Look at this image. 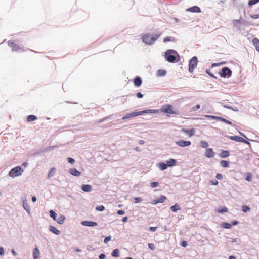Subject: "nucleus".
I'll return each mask as SVG.
<instances>
[{
	"instance_id": "obj_57",
	"label": "nucleus",
	"mask_w": 259,
	"mask_h": 259,
	"mask_svg": "<svg viewBox=\"0 0 259 259\" xmlns=\"http://www.w3.org/2000/svg\"><path fill=\"white\" fill-rule=\"evenodd\" d=\"M230 223H231V227H232L233 226H235V225H238L239 223V222L237 220H234L230 222Z\"/></svg>"
},
{
	"instance_id": "obj_4",
	"label": "nucleus",
	"mask_w": 259,
	"mask_h": 259,
	"mask_svg": "<svg viewBox=\"0 0 259 259\" xmlns=\"http://www.w3.org/2000/svg\"><path fill=\"white\" fill-rule=\"evenodd\" d=\"M220 76L222 78H229L231 77L232 74V70L228 67H223L218 72Z\"/></svg>"
},
{
	"instance_id": "obj_10",
	"label": "nucleus",
	"mask_w": 259,
	"mask_h": 259,
	"mask_svg": "<svg viewBox=\"0 0 259 259\" xmlns=\"http://www.w3.org/2000/svg\"><path fill=\"white\" fill-rule=\"evenodd\" d=\"M80 223L82 226L86 227H95L98 225V223L97 222L92 221H82Z\"/></svg>"
},
{
	"instance_id": "obj_36",
	"label": "nucleus",
	"mask_w": 259,
	"mask_h": 259,
	"mask_svg": "<svg viewBox=\"0 0 259 259\" xmlns=\"http://www.w3.org/2000/svg\"><path fill=\"white\" fill-rule=\"evenodd\" d=\"M253 44L256 50L259 47V39L257 38H254L252 40Z\"/></svg>"
},
{
	"instance_id": "obj_53",
	"label": "nucleus",
	"mask_w": 259,
	"mask_h": 259,
	"mask_svg": "<svg viewBox=\"0 0 259 259\" xmlns=\"http://www.w3.org/2000/svg\"><path fill=\"white\" fill-rule=\"evenodd\" d=\"M134 203H138L142 201V199L141 197H134Z\"/></svg>"
},
{
	"instance_id": "obj_51",
	"label": "nucleus",
	"mask_w": 259,
	"mask_h": 259,
	"mask_svg": "<svg viewBox=\"0 0 259 259\" xmlns=\"http://www.w3.org/2000/svg\"><path fill=\"white\" fill-rule=\"evenodd\" d=\"M180 245H181L182 247H183L185 248V247H186L188 246V242H187V241H185V240H182V241H181V242H180Z\"/></svg>"
},
{
	"instance_id": "obj_59",
	"label": "nucleus",
	"mask_w": 259,
	"mask_h": 259,
	"mask_svg": "<svg viewBox=\"0 0 259 259\" xmlns=\"http://www.w3.org/2000/svg\"><path fill=\"white\" fill-rule=\"evenodd\" d=\"M157 228V227H149L148 229V231L151 232H155Z\"/></svg>"
},
{
	"instance_id": "obj_26",
	"label": "nucleus",
	"mask_w": 259,
	"mask_h": 259,
	"mask_svg": "<svg viewBox=\"0 0 259 259\" xmlns=\"http://www.w3.org/2000/svg\"><path fill=\"white\" fill-rule=\"evenodd\" d=\"M65 220V217L64 215L61 214L58 218H57V220H55L59 224L62 225L64 221Z\"/></svg>"
},
{
	"instance_id": "obj_19",
	"label": "nucleus",
	"mask_w": 259,
	"mask_h": 259,
	"mask_svg": "<svg viewBox=\"0 0 259 259\" xmlns=\"http://www.w3.org/2000/svg\"><path fill=\"white\" fill-rule=\"evenodd\" d=\"M230 155V152L228 150H221V152L219 154V156L222 158H226Z\"/></svg>"
},
{
	"instance_id": "obj_14",
	"label": "nucleus",
	"mask_w": 259,
	"mask_h": 259,
	"mask_svg": "<svg viewBox=\"0 0 259 259\" xmlns=\"http://www.w3.org/2000/svg\"><path fill=\"white\" fill-rule=\"evenodd\" d=\"M181 131L183 133H186L189 137L193 136L195 133V130L194 128H182Z\"/></svg>"
},
{
	"instance_id": "obj_54",
	"label": "nucleus",
	"mask_w": 259,
	"mask_h": 259,
	"mask_svg": "<svg viewBox=\"0 0 259 259\" xmlns=\"http://www.w3.org/2000/svg\"><path fill=\"white\" fill-rule=\"evenodd\" d=\"M200 105L199 104H197L196 106H194L192 108V110L193 111H196L197 110L200 109Z\"/></svg>"
},
{
	"instance_id": "obj_61",
	"label": "nucleus",
	"mask_w": 259,
	"mask_h": 259,
	"mask_svg": "<svg viewBox=\"0 0 259 259\" xmlns=\"http://www.w3.org/2000/svg\"><path fill=\"white\" fill-rule=\"evenodd\" d=\"M135 96L138 98H142L144 96V95L143 94H142L141 92H138L136 94H135Z\"/></svg>"
},
{
	"instance_id": "obj_64",
	"label": "nucleus",
	"mask_w": 259,
	"mask_h": 259,
	"mask_svg": "<svg viewBox=\"0 0 259 259\" xmlns=\"http://www.w3.org/2000/svg\"><path fill=\"white\" fill-rule=\"evenodd\" d=\"M106 257V254L104 253H101L99 255V259H105Z\"/></svg>"
},
{
	"instance_id": "obj_58",
	"label": "nucleus",
	"mask_w": 259,
	"mask_h": 259,
	"mask_svg": "<svg viewBox=\"0 0 259 259\" xmlns=\"http://www.w3.org/2000/svg\"><path fill=\"white\" fill-rule=\"evenodd\" d=\"M249 22H248L247 21L245 20V19H243V20H242L241 19V24L244 25V26H248L249 25Z\"/></svg>"
},
{
	"instance_id": "obj_2",
	"label": "nucleus",
	"mask_w": 259,
	"mask_h": 259,
	"mask_svg": "<svg viewBox=\"0 0 259 259\" xmlns=\"http://www.w3.org/2000/svg\"><path fill=\"white\" fill-rule=\"evenodd\" d=\"M161 34H155L151 35L150 33H146L142 37V41L143 43L151 45L160 36Z\"/></svg>"
},
{
	"instance_id": "obj_33",
	"label": "nucleus",
	"mask_w": 259,
	"mask_h": 259,
	"mask_svg": "<svg viewBox=\"0 0 259 259\" xmlns=\"http://www.w3.org/2000/svg\"><path fill=\"white\" fill-rule=\"evenodd\" d=\"M218 121L223 122L228 125H232V123L230 121L220 116L219 117Z\"/></svg>"
},
{
	"instance_id": "obj_49",
	"label": "nucleus",
	"mask_w": 259,
	"mask_h": 259,
	"mask_svg": "<svg viewBox=\"0 0 259 259\" xmlns=\"http://www.w3.org/2000/svg\"><path fill=\"white\" fill-rule=\"evenodd\" d=\"M243 138L239 136H235L234 141L238 142H242L243 141Z\"/></svg>"
},
{
	"instance_id": "obj_8",
	"label": "nucleus",
	"mask_w": 259,
	"mask_h": 259,
	"mask_svg": "<svg viewBox=\"0 0 259 259\" xmlns=\"http://www.w3.org/2000/svg\"><path fill=\"white\" fill-rule=\"evenodd\" d=\"M159 113L157 109H145L142 111H139V115H144L145 114H156Z\"/></svg>"
},
{
	"instance_id": "obj_25",
	"label": "nucleus",
	"mask_w": 259,
	"mask_h": 259,
	"mask_svg": "<svg viewBox=\"0 0 259 259\" xmlns=\"http://www.w3.org/2000/svg\"><path fill=\"white\" fill-rule=\"evenodd\" d=\"M166 71L165 69H159L156 72L157 76L163 77L166 75Z\"/></svg>"
},
{
	"instance_id": "obj_43",
	"label": "nucleus",
	"mask_w": 259,
	"mask_h": 259,
	"mask_svg": "<svg viewBox=\"0 0 259 259\" xmlns=\"http://www.w3.org/2000/svg\"><path fill=\"white\" fill-rule=\"evenodd\" d=\"M95 209L97 210V211H103L105 210V207L102 205H99V206H97L95 208Z\"/></svg>"
},
{
	"instance_id": "obj_21",
	"label": "nucleus",
	"mask_w": 259,
	"mask_h": 259,
	"mask_svg": "<svg viewBox=\"0 0 259 259\" xmlns=\"http://www.w3.org/2000/svg\"><path fill=\"white\" fill-rule=\"evenodd\" d=\"M69 172L71 175L75 177H79L81 175V172L75 168H70L69 170Z\"/></svg>"
},
{
	"instance_id": "obj_20",
	"label": "nucleus",
	"mask_w": 259,
	"mask_h": 259,
	"mask_svg": "<svg viewBox=\"0 0 259 259\" xmlns=\"http://www.w3.org/2000/svg\"><path fill=\"white\" fill-rule=\"evenodd\" d=\"M40 251L37 247L34 248L33 250V259H40Z\"/></svg>"
},
{
	"instance_id": "obj_48",
	"label": "nucleus",
	"mask_w": 259,
	"mask_h": 259,
	"mask_svg": "<svg viewBox=\"0 0 259 259\" xmlns=\"http://www.w3.org/2000/svg\"><path fill=\"white\" fill-rule=\"evenodd\" d=\"M241 17H240L239 19H234L232 21V23L234 25L241 24Z\"/></svg>"
},
{
	"instance_id": "obj_37",
	"label": "nucleus",
	"mask_w": 259,
	"mask_h": 259,
	"mask_svg": "<svg viewBox=\"0 0 259 259\" xmlns=\"http://www.w3.org/2000/svg\"><path fill=\"white\" fill-rule=\"evenodd\" d=\"M252 174L250 172H247L245 174V179L248 182H251L252 181Z\"/></svg>"
},
{
	"instance_id": "obj_44",
	"label": "nucleus",
	"mask_w": 259,
	"mask_h": 259,
	"mask_svg": "<svg viewBox=\"0 0 259 259\" xmlns=\"http://www.w3.org/2000/svg\"><path fill=\"white\" fill-rule=\"evenodd\" d=\"M223 107L227 108V109H229L230 110H231L233 111H238V109L237 108H234L232 106H229V105H223Z\"/></svg>"
},
{
	"instance_id": "obj_12",
	"label": "nucleus",
	"mask_w": 259,
	"mask_h": 259,
	"mask_svg": "<svg viewBox=\"0 0 259 259\" xmlns=\"http://www.w3.org/2000/svg\"><path fill=\"white\" fill-rule=\"evenodd\" d=\"M187 12L199 13L201 12V9L197 6H193L186 9Z\"/></svg>"
},
{
	"instance_id": "obj_50",
	"label": "nucleus",
	"mask_w": 259,
	"mask_h": 259,
	"mask_svg": "<svg viewBox=\"0 0 259 259\" xmlns=\"http://www.w3.org/2000/svg\"><path fill=\"white\" fill-rule=\"evenodd\" d=\"M148 248L152 251H153L155 249V247L153 243H148Z\"/></svg>"
},
{
	"instance_id": "obj_38",
	"label": "nucleus",
	"mask_w": 259,
	"mask_h": 259,
	"mask_svg": "<svg viewBox=\"0 0 259 259\" xmlns=\"http://www.w3.org/2000/svg\"><path fill=\"white\" fill-rule=\"evenodd\" d=\"M200 145L202 148L207 149L209 146V144L207 142L204 141V140H202L200 141Z\"/></svg>"
},
{
	"instance_id": "obj_16",
	"label": "nucleus",
	"mask_w": 259,
	"mask_h": 259,
	"mask_svg": "<svg viewBox=\"0 0 259 259\" xmlns=\"http://www.w3.org/2000/svg\"><path fill=\"white\" fill-rule=\"evenodd\" d=\"M81 189L85 192H90L92 190V186L90 184H82Z\"/></svg>"
},
{
	"instance_id": "obj_22",
	"label": "nucleus",
	"mask_w": 259,
	"mask_h": 259,
	"mask_svg": "<svg viewBox=\"0 0 259 259\" xmlns=\"http://www.w3.org/2000/svg\"><path fill=\"white\" fill-rule=\"evenodd\" d=\"M49 231L54 233L55 235H59L60 234V231L58 230L55 227L52 225H50L49 227Z\"/></svg>"
},
{
	"instance_id": "obj_15",
	"label": "nucleus",
	"mask_w": 259,
	"mask_h": 259,
	"mask_svg": "<svg viewBox=\"0 0 259 259\" xmlns=\"http://www.w3.org/2000/svg\"><path fill=\"white\" fill-rule=\"evenodd\" d=\"M134 85L136 87H139L142 85V78L140 76H136L134 78Z\"/></svg>"
},
{
	"instance_id": "obj_46",
	"label": "nucleus",
	"mask_w": 259,
	"mask_h": 259,
	"mask_svg": "<svg viewBox=\"0 0 259 259\" xmlns=\"http://www.w3.org/2000/svg\"><path fill=\"white\" fill-rule=\"evenodd\" d=\"M132 117H134L133 116L132 113L131 112V113H128V114H126L125 116H124L122 118V120H126V119L132 118Z\"/></svg>"
},
{
	"instance_id": "obj_5",
	"label": "nucleus",
	"mask_w": 259,
	"mask_h": 259,
	"mask_svg": "<svg viewBox=\"0 0 259 259\" xmlns=\"http://www.w3.org/2000/svg\"><path fill=\"white\" fill-rule=\"evenodd\" d=\"M24 170L20 166H16L12 168L9 172L8 175L12 178L21 176Z\"/></svg>"
},
{
	"instance_id": "obj_30",
	"label": "nucleus",
	"mask_w": 259,
	"mask_h": 259,
	"mask_svg": "<svg viewBox=\"0 0 259 259\" xmlns=\"http://www.w3.org/2000/svg\"><path fill=\"white\" fill-rule=\"evenodd\" d=\"M49 215H50V217L54 221L57 220V214L55 211H54L53 210H50L49 211Z\"/></svg>"
},
{
	"instance_id": "obj_32",
	"label": "nucleus",
	"mask_w": 259,
	"mask_h": 259,
	"mask_svg": "<svg viewBox=\"0 0 259 259\" xmlns=\"http://www.w3.org/2000/svg\"><path fill=\"white\" fill-rule=\"evenodd\" d=\"M221 226L225 229H231L232 228L230 223L223 222L221 223Z\"/></svg>"
},
{
	"instance_id": "obj_63",
	"label": "nucleus",
	"mask_w": 259,
	"mask_h": 259,
	"mask_svg": "<svg viewBox=\"0 0 259 259\" xmlns=\"http://www.w3.org/2000/svg\"><path fill=\"white\" fill-rule=\"evenodd\" d=\"M133 114V117H136L137 116H139V111L135 110L134 111L132 112Z\"/></svg>"
},
{
	"instance_id": "obj_13",
	"label": "nucleus",
	"mask_w": 259,
	"mask_h": 259,
	"mask_svg": "<svg viewBox=\"0 0 259 259\" xmlns=\"http://www.w3.org/2000/svg\"><path fill=\"white\" fill-rule=\"evenodd\" d=\"M215 152L213 151L212 148H207L205 153V156L209 158H211L214 157Z\"/></svg>"
},
{
	"instance_id": "obj_40",
	"label": "nucleus",
	"mask_w": 259,
	"mask_h": 259,
	"mask_svg": "<svg viewBox=\"0 0 259 259\" xmlns=\"http://www.w3.org/2000/svg\"><path fill=\"white\" fill-rule=\"evenodd\" d=\"M113 117H114V115H111L110 116H107V117H105L103 118H102V119H100L99 120V123H101V122H103L108 119H113Z\"/></svg>"
},
{
	"instance_id": "obj_1",
	"label": "nucleus",
	"mask_w": 259,
	"mask_h": 259,
	"mask_svg": "<svg viewBox=\"0 0 259 259\" xmlns=\"http://www.w3.org/2000/svg\"><path fill=\"white\" fill-rule=\"evenodd\" d=\"M164 58L168 62L176 63L180 61L179 54L174 49H167L164 53Z\"/></svg>"
},
{
	"instance_id": "obj_29",
	"label": "nucleus",
	"mask_w": 259,
	"mask_h": 259,
	"mask_svg": "<svg viewBox=\"0 0 259 259\" xmlns=\"http://www.w3.org/2000/svg\"><path fill=\"white\" fill-rule=\"evenodd\" d=\"M111 255L113 257H118L120 255V251L119 249L116 248L114 249L111 252Z\"/></svg>"
},
{
	"instance_id": "obj_18",
	"label": "nucleus",
	"mask_w": 259,
	"mask_h": 259,
	"mask_svg": "<svg viewBox=\"0 0 259 259\" xmlns=\"http://www.w3.org/2000/svg\"><path fill=\"white\" fill-rule=\"evenodd\" d=\"M167 165L168 166V167H171L175 165H176L177 161L175 159L173 158H170L168 160L165 161Z\"/></svg>"
},
{
	"instance_id": "obj_17",
	"label": "nucleus",
	"mask_w": 259,
	"mask_h": 259,
	"mask_svg": "<svg viewBox=\"0 0 259 259\" xmlns=\"http://www.w3.org/2000/svg\"><path fill=\"white\" fill-rule=\"evenodd\" d=\"M22 206L23 208L26 211V212L28 213V214H30V209L29 208V206L27 202L26 198H25L24 199L22 200Z\"/></svg>"
},
{
	"instance_id": "obj_47",
	"label": "nucleus",
	"mask_w": 259,
	"mask_h": 259,
	"mask_svg": "<svg viewBox=\"0 0 259 259\" xmlns=\"http://www.w3.org/2000/svg\"><path fill=\"white\" fill-rule=\"evenodd\" d=\"M159 185V183L158 182H152L150 183V186L151 188H155L158 187Z\"/></svg>"
},
{
	"instance_id": "obj_42",
	"label": "nucleus",
	"mask_w": 259,
	"mask_h": 259,
	"mask_svg": "<svg viewBox=\"0 0 259 259\" xmlns=\"http://www.w3.org/2000/svg\"><path fill=\"white\" fill-rule=\"evenodd\" d=\"M205 72L207 74H208L211 77L217 79L218 78L216 76H215L212 73H211L209 69H206Z\"/></svg>"
},
{
	"instance_id": "obj_41",
	"label": "nucleus",
	"mask_w": 259,
	"mask_h": 259,
	"mask_svg": "<svg viewBox=\"0 0 259 259\" xmlns=\"http://www.w3.org/2000/svg\"><path fill=\"white\" fill-rule=\"evenodd\" d=\"M175 38L174 37H172L171 36H167L165 37L163 39V42L164 43H166L171 41H175Z\"/></svg>"
},
{
	"instance_id": "obj_11",
	"label": "nucleus",
	"mask_w": 259,
	"mask_h": 259,
	"mask_svg": "<svg viewBox=\"0 0 259 259\" xmlns=\"http://www.w3.org/2000/svg\"><path fill=\"white\" fill-rule=\"evenodd\" d=\"M8 44L12 48L13 51H18L21 49V48L17 44H15L11 40L8 41Z\"/></svg>"
},
{
	"instance_id": "obj_6",
	"label": "nucleus",
	"mask_w": 259,
	"mask_h": 259,
	"mask_svg": "<svg viewBox=\"0 0 259 259\" xmlns=\"http://www.w3.org/2000/svg\"><path fill=\"white\" fill-rule=\"evenodd\" d=\"M160 111L162 113L168 114H178L177 111L173 110L172 106L170 104H165L163 105L160 108Z\"/></svg>"
},
{
	"instance_id": "obj_45",
	"label": "nucleus",
	"mask_w": 259,
	"mask_h": 259,
	"mask_svg": "<svg viewBox=\"0 0 259 259\" xmlns=\"http://www.w3.org/2000/svg\"><path fill=\"white\" fill-rule=\"evenodd\" d=\"M259 2V0H249L248 5L249 7L254 5Z\"/></svg>"
},
{
	"instance_id": "obj_7",
	"label": "nucleus",
	"mask_w": 259,
	"mask_h": 259,
	"mask_svg": "<svg viewBox=\"0 0 259 259\" xmlns=\"http://www.w3.org/2000/svg\"><path fill=\"white\" fill-rule=\"evenodd\" d=\"M176 144L180 147H185L190 146L191 144V142L190 141L180 140L179 141H176Z\"/></svg>"
},
{
	"instance_id": "obj_3",
	"label": "nucleus",
	"mask_w": 259,
	"mask_h": 259,
	"mask_svg": "<svg viewBox=\"0 0 259 259\" xmlns=\"http://www.w3.org/2000/svg\"><path fill=\"white\" fill-rule=\"evenodd\" d=\"M198 59L197 56L192 57L189 60L188 71L190 73H193L194 69L197 67Z\"/></svg>"
},
{
	"instance_id": "obj_23",
	"label": "nucleus",
	"mask_w": 259,
	"mask_h": 259,
	"mask_svg": "<svg viewBox=\"0 0 259 259\" xmlns=\"http://www.w3.org/2000/svg\"><path fill=\"white\" fill-rule=\"evenodd\" d=\"M157 166L161 171L166 170L168 168V166L166 162H160L157 164Z\"/></svg>"
},
{
	"instance_id": "obj_27",
	"label": "nucleus",
	"mask_w": 259,
	"mask_h": 259,
	"mask_svg": "<svg viewBox=\"0 0 259 259\" xmlns=\"http://www.w3.org/2000/svg\"><path fill=\"white\" fill-rule=\"evenodd\" d=\"M230 163L229 161L222 160L220 161V165L223 168H228L229 167Z\"/></svg>"
},
{
	"instance_id": "obj_39",
	"label": "nucleus",
	"mask_w": 259,
	"mask_h": 259,
	"mask_svg": "<svg viewBox=\"0 0 259 259\" xmlns=\"http://www.w3.org/2000/svg\"><path fill=\"white\" fill-rule=\"evenodd\" d=\"M204 117L207 119L218 120V118H219V116H215V115H205Z\"/></svg>"
},
{
	"instance_id": "obj_60",
	"label": "nucleus",
	"mask_w": 259,
	"mask_h": 259,
	"mask_svg": "<svg viewBox=\"0 0 259 259\" xmlns=\"http://www.w3.org/2000/svg\"><path fill=\"white\" fill-rule=\"evenodd\" d=\"M215 178L218 180H221L223 179V175L221 173H217L215 175Z\"/></svg>"
},
{
	"instance_id": "obj_56",
	"label": "nucleus",
	"mask_w": 259,
	"mask_h": 259,
	"mask_svg": "<svg viewBox=\"0 0 259 259\" xmlns=\"http://www.w3.org/2000/svg\"><path fill=\"white\" fill-rule=\"evenodd\" d=\"M218 181L216 179H213V180H210V184H211V185H218Z\"/></svg>"
},
{
	"instance_id": "obj_9",
	"label": "nucleus",
	"mask_w": 259,
	"mask_h": 259,
	"mask_svg": "<svg viewBox=\"0 0 259 259\" xmlns=\"http://www.w3.org/2000/svg\"><path fill=\"white\" fill-rule=\"evenodd\" d=\"M166 199L167 198L165 196L160 195L158 198L153 200L151 202V204L152 205H156L158 203H162L166 200Z\"/></svg>"
},
{
	"instance_id": "obj_31",
	"label": "nucleus",
	"mask_w": 259,
	"mask_h": 259,
	"mask_svg": "<svg viewBox=\"0 0 259 259\" xmlns=\"http://www.w3.org/2000/svg\"><path fill=\"white\" fill-rule=\"evenodd\" d=\"M228 211V208L226 207H220L219 208L217 212L219 213H224L225 212H227Z\"/></svg>"
},
{
	"instance_id": "obj_62",
	"label": "nucleus",
	"mask_w": 259,
	"mask_h": 259,
	"mask_svg": "<svg viewBox=\"0 0 259 259\" xmlns=\"http://www.w3.org/2000/svg\"><path fill=\"white\" fill-rule=\"evenodd\" d=\"M125 211L123 210H118L117 211V214L119 215H124L125 214Z\"/></svg>"
},
{
	"instance_id": "obj_24",
	"label": "nucleus",
	"mask_w": 259,
	"mask_h": 259,
	"mask_svg": "<svg viewBox=\"0 0 259 259\" xmlns=\"http://www.w3.org/2000/svg\"><path fill=\"white\" fill-rule=\"evenodd\" d=\"M171 211L176 212L178 210H181V208L178 203H175L173 206H171L170 208Z\"/></svg>"
},
{
	"instance_id": "obj_28",
	"label": "nucleus",
	"mask_w": 259,
	"mask_h": 259,
	"mask_svg": "<svg viewBox=\"0 0 259 259\" xmlns=\"http://www.w3.org/2000/svg\"><path fill=\"white\" fill-rule=\"evenodd\" d=\"M37 119V117L34 115H29L27 117V122H30Z\"/></svg>"
},
{
	"instance_id": "obj_52",
	"label": "nucleus",
	"mask_w": 259,
	"mask_h": 259,
	"mask_svg": "<svg viewBox=\"0 0 259 259\" xmlns=\"http://www.w3.org/2000/svg\"><path fill=\"white\" fill-rule=\"evenodd\" d=\"M111 240V236L110 235L106 237L104 239L103 242L105 244H107L109 241Z\"/></svg>"
},
{
	"instance_id": "obj_55",
	"label": "nucleus",
	"mask_w": 259,
	"mask_h": 259,
	"mask_svg": "<svg viewBox=\"0 0 259 259\" xmlns=\"http://www.w3.org/2000/svg\"><path fill=\"white\" fill-rule=\"evenodd\" d=\"M67 161L68 163H70V164H74L75 163V160L73 158H71V157H68L67 158Z\"/></svg>"
},
{
	"instance_id": "obj_34",
	"label": "nucleus",
	"mask_w": 259,
	"mask_h": 259,
	"mask_svg": "<svg viewBox=\"0 0 259 259\" xmlns=\"http://www.w3.org/2000/svg\"><path fill=\"white\" fill-rule=\"evenodd\" d=\"M55 171L56 168L55 167L51 168L48 174L47 178L52 177L54 175Z\"/></svg>"
},
{
	"instance_id": "obj_35",
	"label": "nucleus",
	"mask_w": 259,
	"mask_h": 259,
	"mask_svg": "<svg viewBox=\"0 0 259 259\" xmlns=\"http://www.w3.org/2000/svg\"><path fill=\"white\" fill-rule=\"evenodd\" d=\"M241 210L243 212L246 213L250 210V207L248 205H243L241 206Z\"/></svg>"
}]
</instances>
